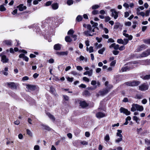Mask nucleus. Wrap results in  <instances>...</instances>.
Instances as JSON below:
<instances>
[{"label":"nucleus","mask_w":150,"mask_h":150,"mask_svg":"<svg viewBox=\"0 0 150 150\" xmlns=\"http://www.w3.org/2000/svg\"><path fill=\"white\" fill-rule=\"evenodd\" d=\"M105 18V22H108L110 20V18L109 16H106Z\"/></svg>","instance_id":"nucleus-53"},{"label":"nucleus","mask_w":150,"mask_h":150,"mask_svg":"<svg viewBox=\"0 0 150 150\" xmlns=\"http://www.w3.org/2000/svg\"><path fill=\"white\" fill-rule=\"evenodd\" d=\"M150 55V48H149L145 51H144L140 55L141 58L146 57Z\"/></svg>","instance_id":"nucleus-6"},{"label":"nucleus","mask_w":150,"mask_h":150,"mask_svg":"<svg viewBox=\"0 0 150 150\" xmlns=\"http://www.w3.org/2000/svg\"><path fill=\"white\" fill-rule=\"evenodd\" d=\"M46 114L53 121H54L55 120V117L49 112L46 113Z\"/></svg>","instance_id":"nucleus-22"},{"label":"nucleus","mask_w":150,"mask_h":150,"mask_svg":"<svg viewBox=\"0 0 150 150\" xmlns=\"http://www.w3.org/2000/svg\"><path fill=\"white\" fill-rule=\"evenodd\" d=\"M68 54L67 51H63V52H56V54L57 55H67Z\"/></svg>","instance_id":"nucleus-24"},{"label":"nucleus","mask_w":150,"mask_h":150,"mask_svg":"<svg viewBox=\"0 0 150 150\" xmlns=\"http://www.w3.org/2000/svg\"><path fill=\"white\" fill-rule=\"evenodd\" d=\"M30 100H29V103L31 104V105H33L35 103V100L32 98L30 97V99L29 98Z\"/></svg>","instance_id":"nucleus-35"},{"label":"nucleus","mask_w":150,"mask_h":150,"mask_svg":"<svg viewBox=\"0 0 150 150\" xmlns=\"http://www.w3.org/2000/svg\"><path fill=\"white\" fill-rule=\"evenodd\" d=\"M83 19V17L81 15H79L76 18V22H79L81 21Z\"/></svg>","instance_id":"nucleus-31"},{"label":"nucleus","mask_w":150,"mask_h":150,"mask_svg":"<svg viewBox=\"0 0 150 150\" xmlns=\"http://www.w3.org/2000/svg\"><path fill=\"white\" fill-rule=\"evenodd\" d=\"M110 11L112 12L111 16L113 17L115 19H116L118 16V12L114 9H112L110 10Z\"/></svg>","instance_id":"nucleus-8"},{"label":"nucleus","mask_w":150,"mask_h":150,"mask_svg":"<svg viewBox=\"0 0 150 150\" xmlns=\"http://www.w3.org/2000/svg\"><path fill=\"white\" fill-rule=\"evenodd\" d=\"M84 59V57L83 56L81 55L80 57L79 58H77L76 59V60L77 61H79V60L80 61H83Z\"/></svg>","instance_id":"nucleus-42"},{"label":"nucleus","mask_w":150,"mask_h":150,"mask_svg":"<svg viewBox=\"0 0 150 150\" xmlns=\"http://www.w3.org/2000/svg\"><path fill=\"white\" fill-rule=\"evenodd\" d=\"M135 104H133L132 105V107L131 108V111L132 112H134L136 110V108H135Z\"/></svg>","instance_id":"nucleus-41"},{"label":"nucleus","mask_w":150,"mask_h":150,"mask_svg":"<svg viewBox=\"0 0 150 150\" xmlns=\"http://www.w3.org/2000/svg\"><path fill=\"white\" fill-rule=\"evenodd\" d=\"M105 50V48L104 47L102 49L99 50L98 52L99 54H103V52Z\"/></svg>","instance_id":"nucleus-43"},{"label":"nucleus","mask_w":150,"mask_h":150,"mask_svg":"<svg viewBox=\"0 0 150 150\" xmlns=\"http://www.w3.org/2000/svg\"><path fill=\"white\" fill-rule=\"evenodd\" d=\"M105 140L107 142H108L110 139V138L108 134H107L104 137Z\"/></svg>","instance_id":"nucleus-37"},{"label":"nucleus","mask_w":150,"mask_h":150,"mask_svg":"<svg viewBox=\"0 0 150 150\" xmlns=\"http://www.w3.org/2000/svg\"><path fill=\"white\" fill-rule=\"evenodd\" d=\"M137 15L138 16L140 15L142 17H144L145 16V13L144 12L142 11L139 13H137Z\"/></svg>","instance_id":"nucleus-51"},{"label":"nucleus","mask_w":150,"mask_h":150,"mask_svg":"<svg viewBox=\"0 0 150 150\" xmlns=\"http://www.w3.org/2000/svg\"><path fill=\"white\" fill-rule=\"evenodd\" d=\"M29 79V78L28 77L26 76H25L23 77L22 80L23 81H26L28 80Z\"/></svg>","instance_id":"nucleus-55"},{"label":"nucleus","mask_w":150,"mask_h":150,"mask_svg":"<svg viewBox=\"0 0 150 150\" xmlns=\"http://www.w3.org/2000/svg\"><path fill=\"white\" fill-rule=\"evenodd\" d=\"M50 92L54 96L57 97L58 96V94L56 93V91L55 88L52 86L50 87Z\"/></svg>","instance_id":"nucleus-13"},{"label":"nucleus","mask_w":150,"mask_h":150,"mask_svg":"<svg viewBox=\"0 0 150 150\" xmlns=\"http://www.w3.org/2000/svg\"><path fill=\"white\" fill-rule=\"evenodd\" d=\"M117 136L118 137H119L120 138L116 139L115 142H116L118 143L122 141L123 137L122 135L121 134V133L122 132V130L118 129L117 130Z\"/></svg>","instance_id":"nucleus-5"},{"label":"nucleus","mask_w":150,"mask_h":150,"mask_svg":"<svg viewBox=\"0 0 150 150\" xmlns=\"http://www.w3.org/2000/svg\"><path fill=\"white\" fill-rule=\"evenodd\" d=\"M120 113L125 114L126 115H129L131 114V112L127 109L123 107H121L120 109Z\"/></svg>","instance_id":"nucleus-4"},{"label":"nucleus","mask_w":150,"mask_h":150,"mask_svg":"<svg viewBox=\"0 0 150 150\" xmlns=\"http://www.w3.org/2000/svg\"><path fill=\"white\" fill-rule=\"evenodd\" d=\"M74 33V31L73 30L71 29H70L68 32L67 34L68 35H73V33Z\"/></svg>","instance_id":"nucleus-45"},{"label":"nucleus","mask_w":150,"mask_h":150,"mask_svg":"<svg viewBox=\"0 0 150 150\" xmlns=\"http://www.w3.org/2000/svg\"><path fill=\"white\" fill-rule=\"evenodd\" d=\"M86 28L87 29L89 30V31H91L92 30V27L91 25L90 24H87V25Z\"/></svg>","instance_id":"nucleus-49"},{"label":"nucleus","mask_w":150,"mask_h":150,"mask_svg":"<svg viewBox=\"0 0 150 150\" xmlns=\"http://www.w3.org/2000/svg\"><path fill=\"white\" fill-rule=\"evenodd\" d=\"M80 105L83 108L88 106V104L85 101H81L79 103Z\"/></svg>","instance_id":"nucleus-12"},{"label":"nucleus","mask_w":150,"mask_h":150,"mask_svg":"<svg viewBox=\"0 0 150 150\" xmlns=\"http://www.w3.org/2000/svg\"><path fill=\"white\" fill-rule=\"evenodd\" d=\"M99 7V6L98 5H93L92 7V8L93 10L98 8Z\"/></svg>","instance_id":"nucleus-48"},{"label":"nucleus","mask_w":150,"mask_h":150,"mask_svg":"<svg viewBox=\"0 0 150 150\" xmlns=\"http://www.w3.org/2000/svg\"><path fill=\"white\" fill-rule=\"evenodd\" d=\"M142 41L144 43L146 44L150 45V38L143 39Z\"/></svg>","instance_id":"nucleus-33"},{"label":"nucleus","mask_w":150,"mask_h":150,"mask_svg":"<svg viewBox=\"0 0 150 150\" xmlns=\"http://www.w3.org/2000/svg\"><path fill=\"white\" fill-rule=\"evenodd\" d=\"M93 70L92 69H91L89 71H86L83 74L85 75H86L88 74V76H91L92 75V74Z\"/></svg>","instance_id":"nucleus-30"},{"label":"nucleus","mask_w":150,"mask_h":150,"mask_svg":"<svg viewBox=\"0 0 150 150\" xmlns=\"http://www.w3.org/2000/svg\"><path fill=\"white\" fill-rule=\"evenodd\" d=\"M51 6L52 8L54 10L57 9L59 7L58 4L57 3L53 4H52Z\"/></svg>","instance_id":"nucleus-29"},{"label":"nucleus","mask_w":150,"mask_h":150,"mask_svg":"<svg viewBox=\"0 0 150 150\" xmlns=\"http://www.w3.org/2000/svg\"><path fill=\"white\" fill-rule=\"evenodd\" d=\"M26 86V88L28 91H34L36 90L38 91L39 90V87L36 85L28 84H27Z\"/></svg>","instance_id":"nucleus-2"},{"label":"nucleus","mask_w":150,"mask_h":150,"mask_svg":"<svg viewBox=\"0 0 150 150\" xmlns=\"http://www.w3.org/2000/svg\"><path fill=\"white\" fill-rule=\"evenodd\" d=\"M145 142L148 146L150 145V139H145Z\"/></svg>","instance_id":"nucleus-47"},{"label":"nucleus","mask_w":150,"mask_h":150,"mask_svg":"<svg viewBox=\"0 0 150 150\" xmlns=\"http://www.w3.org/2000/svg\"><path fill=\"white\" fill-rule=\"evenodd\" d=\"M65 40L67 42H70L72 40L71 38L69 36H67L65 37Z\"/></svg>","instance_id":"nucleus-36"},{"label":"nucleus","mask_w":150,"mask_h":150,"mask_svg":"<svg viewBox=\"0 0 150 150\" xmlns=\"http://www.w3.org/2000/svg\"><path fill=\"white\" fill-rule=\"evenodd\" d=\"M106 116L105 113L101 112H98L96 114V117L98 118H100Z\"/></svg>","instance_id":"nucleus-14"},{"label":"nucleus","mask_w":150,"mask_h":150,"mask_svg":"<svg viewBox=\"0 0 150 150\" xmlns=\"http://www.w3.org/2000/svg\"><path fill=\"white\" fill-rule=\"evenodd\" d=\"M117 42L118 43L120 44L123 45V44L124 43V42L122 39H118L117 41Z\"/></svg>","instance_id":"nucleus-44"},{"label":"nucleus","mask_w":150,"mask_h":150,"mask_svg":"<svg viewBox=\"0 0 150 150\" xmlns=\"http://www.w3.org/2000/svg\"><path fill=\"white\" fill-rule=\"evenodd\" d=\"M116 64V61L115 60H114L112 61L110 64V65L112 66H115V64Z\"/></svg>","instance_id":"nucleus-63"},{"label":"nucleus","mask_w":150,"mask_h":150,"mask_svg":"<svg viewBox=\"0 0 150 150\" xmlns=\"http://www.w3.org/2000/svg\"><path fill=\"white\" fill-rule=\"evenodd\" d=\"M147 47V46H146L144 44H142L141 45L138 46L136 49V50L137 52H139L145 49Z\"/></svg>","instance_id":"nucleus-11"},{"label":"nucleus","mask_w":150,"mask_h":150,"mask_svg":"<svg viewBox=\"0 0 150 150\" xmlns=\"http://www.w3.org/2000/svg\"><path fill=\"white\" fill-rule=\"evenodd\" d=\"M109 47L110 48L113 47L115 50H117L119 49V45L118 44L116 45L115 43H113Z\"/></svg>","instance_id":"nucleus-18"},{"label":"nucleus","mask_w":150,"mask_h":150,"mask_svg":"<svg viewBox=\"0 0 150 150\" xmlns=\"http://www.w3.org/2000/svg\"><path fill=\"white\" fill-rule=\"evenodd\" d=\"M61 48V45L59 43H57L54 45V49L56 50H60Z\"/></svg>","instance_id":"nucleus-19"},{"label":"nucleus","mask_w":150,"mask_h":150,"mask_svg":"<svg viewBox=\"0 0 150 150\" xmlns=\"http://www.w3.org/2000/svg\"><path fill=\"white\" fill-rule=\"evenodd\" d=\"M52 2V1H48L46 2V3L45 4V5L46 6H49L51 4Z\"/></svg>","instance_id":"nucleus-54"},{"label":"nucleus","mask_w":150,"mask_h":150,"mask_svg":"<svg viewBox=\"0 0 150 150\" xmlns=\"http://www.w3.org/2000/svg\"><path fill=\"white\" fill-rule=\"evenodd\" d=\"M98 11L97 10H94L92 12V14L93 15H96V14H98Z\"/></svg>","instance_id":"nucleus-50"},{"label":"nucleus","mask_w":150,"mask_h":150,"mask_svg":"<svg viewBox=\"0 0 150 150\" xmlns=\"http://www.w3.org/2000/svg\"><path fill=\"white\" fill-rule=\"evenodd\" d=\"M93 46H90L89 48V52L91 53L93 52L94 50L93 49Z\"/></svg>","instance_id":"nucleus-60"},{"label":"nucleus","mask_w":150,"mask_h":150,"mask_svg":"<svg viewBox=\"0 0 150 150\" xmlns=\"http://www.w3.org/2000/svg\"><path fill=\"white\" fill-rule=\"evenodd\" d=\"M130 69V67L128 66L123 67L121 68V71L122 72H125L129 70Z\"/></svg>","instance_id":"nucleus-23"},{"label":"nucleus","mask_w":150,"mask_h":150,"mask_svg":"<svg viewBox=\"0 0 150 150\" xmlns=\"http://www.w3.org/2000/svg\"><path fill=\"white\" fill-rule=\"evenodd\" d=\"M122 25H121L120 23H116L114 25V29L117 30L119 28H120V27L122 28Z\"/></svg>","instance_id":"nucleus-28"},{"label":"nucleus","mask_w":150,"mask_h":150,"mask_svg":"<svg viewBox=\"0 0 150 150\" xmlns=\"http://www.w3.org/2000/svg\"><path fill=\"white\" fill-rule=\"evenodd\" d=\"M3 43L8 46H11L12 41L11 40H5L3 41Z\"/></svg>","instance_id":"nucleus-25"},{"label":"nucleus","mask_w":150,"mask_h":150,"mask_svg":"<svg viewBox=\"0 0 150 150\" xmlns=\"http://www.w3.org/2000/svg\"><path fill=\"white\" fill-rule=\"evenodd\" d=\"M34 150H39L40 149L39 146L38 145L35 146L34 148Z\"/></svg>","instance_id":"nucleus-64"},{"label":"nucleus","mask_w":150,"mask_h":150,"mask_svg":"<svg viewBox=\"0 0 150 150\" xmlns=\"http://www.w3.org/2000/svg\"><path fill=\"white\" fill-rule=\"evenodd\" d=\"M41 126L42 127V128L43 129L46 130L48 131H50L52 129L51 128L48 126L45 125L44 124H42Z\"/></svg>","instance_id":"nucleus-26"},{"label":"nucleus","mask_w":150,"mask_h":150,"mask_svg":"<svg viewBox=\"0 0 150 150\" xmlns=\"http://www.w3.org/2000/svg\"><path fill=\"white\" fill-rule=\"evenodd\" d=\"M17 8L18 9L19 11H23L24 10H25L26 9V6H24L23 4H21L18 6Z\"/></svg>","instance_id":"nucleus-16"},{"label":"nucleus","mask_w":150,"mask_h":150,"mask_svg":"<svg viewBox=\"0 0 150 150\" xmlns=\"http://www.w3.org/2000/svg\"><path fill=\"white\" fill-rule=\"evenodd\" d=\"M141 64L143 65H149L150 64V60L146 59L144 60H143L141 62Z\"/></svg>","instance_id":"nucleus-20"},{"label":"nucleus","mask_w":150,"mask_h":150,"mask_svg":"<svg viewBox=\"0 0 150 150\" xmlns=\"http://www.w3.org/2000/svg\"><path fill=\"white\" fill-rule=\"evenodd\" d=\"M0 57H1V61L4 63H6L8 62L9 59L6 57V55H2L1 54H0Z\"/></svg>","instance_id":"nucleus-9"},{"label":"nucleus","mask_w":150,"mask_h":150,"mask_svg":"<svg viewBox=\"0 0 150 150\" xmlns=\"http://www.w3.org/2000/svg\"><path fill=\"white\" fill-rule=\"evenodd\" d=\"M131 23L129 21H128L125 23V25L128 26H130L131 25Z\"/></svg>","instance_id":"nucleus-62"},{"label":"nucleus","mask_w":150,"mask_h":150,"mask_svg":"<svg viewBox=\"0 0 150 150\" xmlns=\"http://www.w3.org/2000/svg\"><path fill=\"white\" fill-rule=\"evenodd\" d=\"M90 32V31L88 30H85L84 32L83 33L85 35H86L87 36H93L94 34L93 33V34L91 35V34L89 33Z\"/></svg>","instance_id":"nucleus-34"},{"label":"nucleus","mask_w":150,"mask_h":150,"mask_svg":"<svg viewBox=\"0 0 150 150\" xmlns=\"http://www.w3.org/2000/svg\"><path fill=\"white\" fill-rule=\"evenodd\" d=\"M83 80L85 81L88 82L89 81V79L88 78H87L86 77H84L83 78Z\"/></svg>","instance_id":"nucleus-59"},{"label":"nucleus","mask_w":150,"mask_h":150,"mask_svg":"<svg viewBox=\"0 0 150 150\" xmlns=\"http://www.w3.org/2000/svg\"><path fill=\"white\" fill-rule=\"evenodd\" d=\"M19 58H22L23 60L25 61L26 62H28L29 60V58L26 56L25 55V54L21 53L19 54Z\"/></svg>","instance_id":"nucleus-15"},{"label":"nucleus","mask_w":150,"mask_h":150,"mask_svg":"<svg viewBox=\"0 0 150 150\" xmlns=\"http://www.w3.org/2000/svg\"><path fill=\"white\" fill-rule=\"evenodd\" d=\"M112 53L114 55H116L119 53V52L118 50H113L112 52Z\"/></svg>","instance_id":"nucleus-52"},{"label":"nucleus","mask_w":150,"mask_h":150,"mask_svg":"<svg viewBox=\"0 0 150 150\" xmlns=\"http://www.w3.org/2000/svg\"><path fill=\"white\" fill-rule=\"evenodd\" d=\"M149 88V86L147 84L144 83L139 86V90L144 91L147 90Z\"/></svg>","instance_id":"nucleus-3"},{"label":"nucleus","mask_w":150,"mask_h":150,"mask_svg":"<svg viewBox=\"0 0 150 150\" xmlns=\"http://www.w3.org/2000/svg\"><path fill=\"white\" fill-rule=\"evenodd\" d=\"M110 88H106L103 89L102 91H100L99 92V93L101 96H104L105 94L108 93L110 91Z\"/></svg>","instance_id":"nucleus-7"},{"label":"nucleus","mask_w":150,"mask_h":150,"mask_svg":"<svg viewBox=\"0 0 150 150\" xmlns=\"http://www.w3.org/2000/svg\"><path fill=\"white\" fill-rule=\"evenodd\" d=\"M81 131V130L77 128L74 130V132L76 136H77L80 134Z\"/></svg>","instance_id":"nucleus-32"},{"label":"nucleus","mask_w":150,"mask_h":150,"mask_svg":"<svg viewBox=\"0 0 150 150\" xmlns=\"http://www.w3.org/2000/svg\"><path fill=\"white\" fill-rule=\"evenodd\" d=\"M26 133L30 137H32V134L30 131L28 129H26Z\"/></svg>","instance_id":"nucleus-38"},{"label":"nucleus","mask_w":150,"mask_h":150,"mask_svg":"<svg viewBox=\"0 0 150 150\" xmlns=\"http://www.w3.org/2000/svg\"><path fill=\"white\" fill-rule=\"evenodd\" d=\"M74 78L73 77H68L67 78V80L70 82H72Z\"/></svg>","instance_id":"nucleus-56"},{"label":"nucleus","mask_w":150,"mask_h":150,"mask_svg":"<svg viewBox=\"0 0 150 150\" xmlns=\"http://www.w3.org/2000/svg\"><path fill=\"white\" fill-rule=\"evenodd\" d=\"M7 84L11 89H17V86L16 83L14 82H10L9 83H7Z\"/></svg>","instance_id":"nucleus-10"},{"label":"nucleus","mask_w":150,"mask_h":150,"mask_svg":"<svg viewBox=\"0 0 150 150\" xmlns=\"http://www.w3.org/2000/svg\"><path fill=\"white\" fill-rule=\"evenodd\" d=\"M63 100L65 101H68L69 100V98L68 96L67 95H63Z\"/></svg>","instance_id":"nucleus-46"},{"label":"nucleus","mask_w":150,"mask_h":150,"mask_svg":"<svg viewBox=\"0 0 150 150\" xmlns=\"http://www.w3.org/2000/svg\"><path fill=\"white\" fill-rule=\"evenodd\" d=\"M6 9L3 5H1L0 6V11H6Z\"/></svg>","instance_id":"nucleus-39"},{"label":"nucleus","mask_w":150,"mask_h":150,"mask_svg":"<svg viewBox=\"0 0 150 150\" xmlns=\"http://www.w3.org/2000/svg\"><path fill=\"white\" fill-rule=\"evenodd\" d=\"M83 95L86 96H89L91 95V94L90 92L88 90H84L82 93Z\"/></svg>","instance_id":"nucleus-27"},{"label":"nucleus","mask_w":150,"mask_h":150,"mask_svg":"<svg viewBox=\"0 0 150 150\" xmlns=\"http://www.w3.org/2000/svg\"><path fill=\"white\" fill-rule=\"evenodd\" d=\"M124 43L123 44L124 45H126L128 43L129 40L128 39L125 38L124 39Z\"/></svg>","instance_id":"nucleus-57"},{"label":"nucleus","mask_w":150,"mask_h":150,"mask_svg":"<svg viewBox=\"0 0 150 150\" xmlns=\"http://www.w3.org/2000/svg\"><path fill=\"white\" fill-rule=\"evenodd\" d=\"M140 75V77L144 80H148L150 79V74L144 76L142 74H141Z\"/></svg>","instance_id":"nucleus-17"},{"label":"nucleus","mask_w":150,"mask_h":150,"mask_svg":"<svg viewBox=\"0 0 150 150\" xmlns=\"http://www.w3.org/2000/svg\"><path fill=\"white\" fill-rule=\"evenodd\" d=\"M135 105V108L137 110L142 111L143 110L144 108L142 106L139 105L137 104H136Z\"/></svg>","instance_id":"nucleus-21"},{"label":"nucleus","mask_w":150,"mask_h":150,"mask_svg":"<svg viewBox=\"0 0 150 150\" xmlns=\"http://www.w3.org/2000/svg\"><path fill=\"white\" fill-rule=\"evenodd\" d=\"M140 83V81L135 80L127 81L125 83L126 85L132 87L137 86Z\"/></svg>","instance_id":"nucleus-1"},{"label":"nucleus","mask_w":150,"mask_h":150,"mask_svg":"<svg viewBox=\"0 0 150 150\" xmlns=\"http://www.w3.org/2000/svg\"><path fill=\"white\" fill-rule=\"evenodd\" d=\"M133 119L134 120L136 121L137 123H138L137 121L139 119L136 116H134Z\"/></svg>","instance_id":"nucleus-58"},{"label":"nucleus","mask_w":150,"mask_h":150,"mask_svg":"<svg viewBox=\"0 0 150 150\" xmlns=\"http://www.w3.org/2000/svg\"><path fill=\"white\" fill-rule=\"evenodd\" d=\"M73 3L74 1L73 0H68L67 1V4L69 6L72 4Z\"/></svg>","instance_id":"nucleus-40"},{"label":"nucleus","mask_w":150,"mask_h":150,"mask_svg":"<svg viewBox=\"0 0 150 150\" xmlns=\"http://www.w3.org/2000/svg\"><path fill=\"white\" fill-rule=\"evenodd\" d=\"M125 49V47L124 45H122L119 48V50L120 51H122Z\"/></svg>","instance_id":"nucleus-61"}]
</instances>
